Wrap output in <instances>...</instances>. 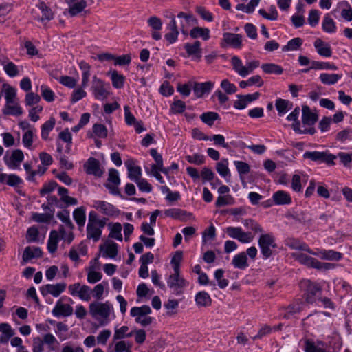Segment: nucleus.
<instances>
[{
	"instance_id": "obj_6",
	"label": "nucleus",
	"mask_w": 352,
	"mask_h": 352,
	"mask_svg": "<svg viewBox=\"0 0 352 352\" xmlns=\"http://www.w3.org/2000/svg\"><path fill=\"white\" fill-rule=\"evenodd\" d=\"M304 159H308L317 163H326L328 165H334L336 159L335 155L327 151H306L303 154Z\"/></svg>"
},
{
	"instance_id": "obj_32",
	"label": "nucleus",
	"mask_w": 352,
	"mask_h": 352,
	"mask_svg": "<svg viewBox=\"0 0 352 352\" xmlns=\"http://www.w3.org/2000/svg\"><path fill=\"white\" fill-rule=\"evenodd\" d=\"M108 75L110 76L112 85L116 89H121L124 87L125 77L120 74L116 70L109 71Z\"/></svg>"
},
{
	"instance_id": "obj_36",
	"label": "nucleus",
	"mask_w": 352,
	"mask_h": 352,
	"mask_svg": "<svg viewBox=\"0 0 352 352\" xmlns=\"http://www.w3.org/2000/svg\"><path fill=\"white\" fill-rule=\"evenodd\" d=\"M342 78V74L322 73L320 75V81L327 85L336 84Z\"/></svg>"
},
{
	"instance_id": "obj_59",
	"label": "nucleus",
	"mask_w": 352,
	"mask_h": 352,
	"mask_svg": "<svg viewBox=\"0 0 352 352\" xmlns=\"http://www.w3.org/2000/svg\"><path fill=\"white\" fill-rule=\"evenodd\" d=\"M243 223L244 226H245L248 229L253 230L256 233L263 232V230L262 227L253 219H245L243 221Z\"/></svg>"
},
{
	"instance_id": "obj_42",
	"label": "nucleus",
	"mask_w": 352,
	"mask_h": 352,
	"mask_svg": "<svg viewBox=\"0 0 352 352\" xmlns=\"http://www.w3.org/2000/svg\"><path fill=\"white\" fill-rule=\"evenodd\" d=\"M37 7L42 12V17L38 19L39 21H50L54 18L52 10L43 1L39 2Z\"/></svg>"
},
{
	"instance_id": "obj_4",
	"label": "nucleus",
	"mask_w": 352,
	"mask_h": 352,
	"mask_svg": "<svg viewBox=\"0 0 352 352\" xmlns=\"http://www.w3.org/2000/svg\"><path fill=\"white\" fill-rule=\"evenodd\" d=\"M258 246L264 259H267L272 254V249L277 247L275 238L272 234H263L258 239Z\"/></svg>"
},
{
	"instance_id": "obj_39",
	"label": "nucleus",
	"mask_w": 352,
	"mask_h": 352,
	"mask_svg": "<svg viewBox=\"0 0 352 352\" xmlns=\"http://www.w3.org/2000/svg\"><path fill=\"white\" fill-rule=\"evenodd\" d=\"M56 124L54 118H50L41 126V138L44 140L48 139L49 133L54 129Z\"/></svg>"
},
{
	"instance_id": "obj_18",
	"label": "nucleus",
	"mask_w": 352,
	"mask_h": 352,
	"mask_svg": "<svg viewBox=\"0 0 352 352\" xmlns=\"http://www.w3.org/2000/svg\"><path fill=\"white\" fill-rule=\"evenodd\" d=\"M317 113L311 111L310 108L304 105L302 107V122L304 125L313 126L318 120Z\"/></svg>"
},
{
	"instance_id": "obj_9",
	"label": "nucleus",
	"mask_w": 352,
	"mask_h": 352,
	"mask_svg": "<svg viewBox=\"0 0 352 352\" xmlns=\"http://www.w3.org/2000/svg\"><path fill=\"white\" fill-rule=\"evenodd\" d=\"M303 342L305 352H329L326 342L319 340L305 338Z\"/></svg>"
},
{
	"instance_id": "obj_33",
	"label": "nucleus",
	"mask_w": 352,
	"mask_h": 352,
	"mask_svg": "<svg viewBox=\"0 0 352 352\" xmlns=\"http://www.w3.org/2000/svg\"><path fill=\"white\" fill-rule=\"evenodd\" d=\"M102 234V230L96 224H87V237L89 239H93L94 241H98Z\"/></svg>"
},
{
	"instance_id": "obj_61",
	"label": "nucleus",
	"mask_w": 352,
	"mask_h": 352,
	"mask_svg": "<svg viewBox=\"0 0 352 352\" xmlns=\"http://www.w3.org/2000/svg\"><path fill=\"white\" fill-rule=\"evenodd\" d=\"M35 129H30L25 132L23 135L22 142L25 147L30 148L33 142L34 133Z\"/></svg>"
},
{
	"instance_id": "obj_16",
	"label": "nucleus",
	"mask_w": 352,
	"mask_h": 352,
	"mask_svg": "<svg viewBox=\"0 0 352 352\" xmlns=\"http://www.w3.org/2000/svg\"><path fill=\"white\" fill-rule=\"evenodd\" d=\"M184 47L188 55L192 56L193 60H200L201 58L200 41H196L193 43H186L184 44Z\"/></svg>"
},
{
	"instance_id": "obj_29",
	"label": "nucleus",
	"mask_w": 352,
	"mask_h": 352,
	"mask_svg": "<svg viewBox=\"0 0 352 352\" xmlns=\"http://www.w3.org/2000/svg\"><path fill=\"white\" fill-rule=\"evenodd\" d=\"M232 264L235 268L241 270L246 269L249 266L246 254L243 252L236 254L232 260Z\"/></svg>"
},
{
	"instance_id": "obj_51",
	"label": "nucleus",
	"mask_w": 352,
	"mask_h": 352,
	"mask_svg": "<svg viewBox=\"0 0 352 352\" xmlns=\"http://www.w3.org/2000/svg\"><path fill=\"white\" fill-rule=\"evenodd\" d=\"M270 12L267 13L264 9H260L258 10L259 14H261L263 18L271 20L276 21L278 19V14L275 6L272 5L269 9Z\"/></svg>"
},
{
	"instance_id": "obj_30",
	"label": "nucleus",
	"mask_w": 352,
	"mask_h": 352,
	"mask_svg": "<svg viewBox=\"0 0 352 352\" xmlns=\"http://www.w3.org/2000/svg\"><path fill=\"white\" fill-rule=\"evenodd\" d=\"M3 114L19 116L23 114V111L17 101L15 103L6 104L2 109Z\"/></svg>"
},
{
	"instance_id": "obj_50",
	"label": "nucleus",
	"mask_w": 352,
	"mask_h": 352,
	"mask_svg": "<svg viewBox=\"0 0 352 352\" xmlns=\"http://www.w3.org/2000/svg\"><path fill=\"white\" fill-rule=\"evenodd\" d=\"M165 216L175 219H183L185 218L186 212L179 208H170L165 210L164 212Z\"/></svg>"
},
{
	"instance_id": "obj_8",
	"label": "nucleus",
	"mask_w": 352,
	"mask_h": 352,
	"mask_svg": "<svg viewBox=\"0 0 352 352\" xmlns=\"http://www.w3.org/2000/svg\"><path fill=\"white\" fill-rule=\"evenodd\" d=\"M226 232L228 236L236 239L242 243H249L253 241L254 237L251 232H244L241 227H227Z\"/></svg>"
},
{
	"instance_id": "obj_1",
	"label": "nucleus",
	"mask_w": 352,
	"mask_h": 352,
	"mask_svg": "<svg viewBox=\"0 0 352 352\" xmlns=\"http://www.w3.org/2000/svg\"><path fill=\"white\" fill-rule=\"evenodd\" d=\"M89 311L92 318L98 320L100 326H105L110 322L109 316L113 313V307L108 301L93 302L89 304Z\"/></svg>"
},
{
	"instance_id": "obj_15",
	"label": "nucleus",
	"mask_w": 352,
	"mask_h": 352,
	"mask_svg": "<svg viewBox=\"0 0 352 352\" xmlns=\"http://www.w3.org/2000/svg\"><path fill=\"white\" fill-rule=\"evenodd\" d=\"M86 173L89 175H94L96 177H100L103 174V170L100 167V162L94 157H90L84 165Z\"/></svg>"
},
{
	"instance_id": "obj_63",
	"label": "nucleus",
	"mask_w": 352,
	"mask_h": 352,
	"mask_svg": "<svg viewBox=\"0 0 352 352\" xmlns=\"http://www.w3.org/2000/svg\"><path fill=\"white\" fill-rule=\"evenodd\" d=\"M91 289L85 285H81L79 290L78 297L84 301H89L91 299Z\"/></svg>"
},
{
	"instance_id": "obj_64",
	"label": "nucleus",
	"mask_w": 352,
	"mask_h": 352,
	"mask_svg": "<svg viewBox=\"0 0 352 352\" xmlns=\"http://www.w3.org/2000/svg\"><path fill=\"white\" fill-rule=\"evenodd\" d=\"M234 164L240 175H245L250 173V166L248 163L242 161H234Z\"/></svg>"
},
{
	"instance_id": "obj_45",
	"label": "nucleus",
	"mask_w": 352,
	"mask_h": 352,
	"mask_svg": "<svg viewBox=\"0 0 352 352\" xmlns=\"http://www.w3.org/2000/svg\"><path fill=\"white\" fill-rule=\"evenodd\" d=\"M126 164L128 170V177L135 182L140 179L142 175L141 168L137 166L129 165L127 163H126Z\"/></svg>"
},
{
	"instance_id": "obj_17",
	"label": "nucleus",
	"mask_w": 352,
	"mask_h": 352,
	"mask_svg": "<svg viewBox=\"0 0 352 352\" xmlns=\"http://www.w3.org/2000/svg\"><path fill=\"white\" fill-rule=\"evenodd\" d=\"M73 311V307L71 305L63 304L59 300L52 309V314L56 317H67L72 315Z\"/></svg>"
},
{
	"instance_id": "obj_3",
	"label": "nucleus",
	"mask_w": 352,
	"mask_h": 352,
	"mask_svg": "<svg viewBox=\"0 0 352 352\" xmlns=\"http://www.w3.org/2000/svg\"><path fill=\"white\" fill-rule=\"evenodd\" d=\"M151 313V309L148 305H142V307H133L131 309L130 314L135 317V322L143 327L149 325L153 322V318L147 316Z\"/></svg>"
},
{
	"instance_id": "obj_28",
	"label": "nucleus",
	"mask_w": 352,
	"mask_h": 352,
	"mask_svg": "<svg viewBox=\"0 0 352 352\" xmlns=\"http://www.w3.org/2000/svg\"><path fill=\"white\" fill-rule=\"evenodd\" d=\"M2 91H4L6 104L15 103L17 101L16 89L8 83H3Z\"/></svg>"
},
{
	"instance_id": "obj_55",
	"label": "nucleus",
	"mask_w": 352,
	"mask_h": 352,
	"mask_svg": "<svg viewBox=\"0 0 352 352\" xmlns=\"http://www.w3.org/2000/svg\"><path fill=\"white\" fill-rule=\"evenodd\" d=\"M183 258V252L177 251L172 257L170 263L175 272H180V263Z\"/></svg>"
},
{
	"instance_id": "obj_46",
	"label": "nucleus",
	"mask_w": 352,
	"mask_h": 352,
	"mask_svg": "<svg viewBox=\"0 0 352 352\" xmlns=\"http://www.w3.org/2000/svg\"><path fill=\"white\" fill-rule=\"evenodd\" d=\"M261 69L266 74L280 75L283 74V69L275 63H265L261 65Z\"/></svg>"
},
{
	"instance_id": "obj_37",
	"label": "nucleus",
	"mask_w": 352,
	"mask_h": 352,
	"mask_svg": "<svg viewBox=\"0 0 352 352\" xmlns=\"http://www.w3.org/2000/svg\"><path fill=\"white\" fill-rule=\"evenodd\" d=\"M79 67L82 71V87H86L89 81L90 65L84 60L79 63Z\"/></svg>"
},
{
	"instance_id": "obj_31",
	"label": "nucleus",
	"mask_w": 352,
	"mask_h": 352,
	"mask_svg": "<svg viewBox=\"0 0 352 352\" xmlns=\"http://www.w3.org/2000/svg\"><path fill=\"white\" fill-rule=\"evenodd\" d=\"M231 63L233 69L241 76L245 77L248 75L246 66L243 65L241 60L236 56H234L231 58Z\"/></svg>"
},
{
	"instance_id": "obj_7",
	"label": "nucleus",
	"mask_w": 352,
	"mask_h": 352,
	"mask_svg": "<svg viewBox=\"0 0 352 352\" xmlns=\"http://www.w3.org/2000/svg\"><path fill=\"white\" fill-rule=\"evenodd\" d=\"M110 88L109 84L94 76L92 79L91 91L96 99L102 100L108 97Z\"/></svg>"
},
{
	"instance_id": "obj_60",
	"label": "nucleus",
	"mask_w": 352,
	"mask_h": 352,
	"mask_svg": "<svg viewBox=\"0 0 352 352\" xmlns=\"http://www.w3.org/2000/svg\"><path fill=\"white\" fill-rule=\"evenodd\" d=\"M40 100V96L34 92L27 93L25 97V103L26 106H33L38 104Z\"/></svg>"
},
{
	"instance_id": "obj_49",
	"label": "nucleus",
	"mask_w": 352,
	"mask_h": 352,
	"mask_svg": "<svg viewBox=\"0 0 352 352\" xmlns=\"http://www.w3.org/2000/svg\"><path fill=\"white\" fill-rule=\"evenodd\" d=\"M109 227L110 228L109 237L122 241V225L120 223H109Z\"/></svg>"
},
{
	"instance_id": "obj_47",
	"label": "nucleus",
	"mask_w": 352,
	"mask_h": 352,
	"mask_svg": "<svg viewBox=\"0 0 352 352\" xmlns=\"http://www.w3.org/2000/svg\"><path fill=\"white\" fill-rule=\"evenodd\" d=\"M73 217L79 227H83L86 221L85 210L83 207L74 210Z\"/></svg>"
},
{
	"instance_id": "obj_22",
	"label": "nucleus",
	"mask_w": 352,
	"mask_h": 352,
	"mask_svg": "<svg viewBox=\"0 0 352 352\" xmlns=\"http://www.w3.org/2000/svg\"><path fill=\"white\" fill-rule=\"evenodd\" d=\"M285 245L290 248L292 250H298L307 252L311 254V252H312V250L309 248V245L300 241L298 239L294 238H288L285 241Z\"/></svg>"
},
{
	"instance_id": "obj_53",
	"label": "nucleus",
	"mask_w": 352,
	"mask_h": 352,
	"mask_svg": "<svg viewBox=\"0 0 352 352\" xmlns=\"http://www.w3.org/2000/svg\"><path fill=\"white\" fill-rule=\"evenodd\" d=\"M302 44V40L300 38H294L291 39L286 45L283 47V51L297 50Z\"/></svg>"
},
{
	"instance_id": "obj_56",
	"label": "nucleus",
	"mask_w": 352,
	"mask_h": 352,
	"mask_svg": "<svg viewBox=\"0 0 352 352\" xmlns=\"http://www.w3.org/2000/svg\"><path fill=\"white\" fill-rule=\"evenodd\" d=\"M41 94L43 99L47 102H51L54 100L55 95L54 91L46 85L41 86Z\"/></svg>"
},
{
	"instance_id": "obj_19",
	"label": "nucleus",
	"mask_w": 352,
	"mask_h": 352,
	"mask_svg": "<svg viewBox=\"0 0 352 352\" xmlns=\"http://www.w3.org/2000/svg\"><path fill=\"white\" fill-rule=\"evenodd\" d=\"M214 83L211 81L204 82H195L193 91L197 98H201L205 94H209L212 89Z\"/></svg>"
},
{
	"instance_id": "obj_43",
	"label": "nucleus",
	"mask_w": 352,
	"mask_h": 352,
	"mask_svg": "<svg viewBox=\"0 0 352 352\" xmlns=\"http://www.w3.org/2000/svg\"><path fill=\"white\" fill-rule=\"evenodd\" d=\"M195 301L198 306L207 307L211 304V298L207 292L201 291L196 294Z\"/></svg>"
},
{
	"instance_id": "obj_2",
	"label": "nucleus",
	"mask_w": 352,
	"mask_h": 352,
	"mask_svg": "<svg viewBox=\"0 0 352 352\" xmlns=\"http://www.w3.org/2000/svg\"><path fill=\"white\" fill-rule=\"evenodd\" d=\"M301 290L305 292V300L307 303L313 304L316 302L318 293H321L320 286L309 280H303L300 283Z\"/></svg>"
},
{
	"instance_id": "obj_25",
	"label": "nucleus",
	"mask_w": 352,
	"mask_h": 352,
	"mask_svg": "<svg viewBox=\"0 0 352 352\" xmlns=\"http://www.w3.org/2000/svg\"><path fill=\"white\" fill-rule=\"evenodd\" d=\"M293 256L302 265L308 267H316L318 260L314 257L309 256L304 253H294Z\"/></svg>"
},
{
	"instance_id": "obj_5",
	"label": "nucleus",
	"mask_w": 352,
	"mask_h": 352,
	"mask_svg": "<svg viewBox=\"0 0 352 352\" xmlns=\"http://www.w3.org/2000/svg\"><path fill=\"white\" fill-rule=\"evenodd\" d=\"M167 285L174 294L181 295L188 285V282L180 276V272H174L167 278Z\"/></svg>"
},
{
	"instance_id": "obj_52",
	"label": "nucleus",
	"mask_w": 352,
	"mask_h": 352,
	"mask_svg": "<svg viewBox=\"0 0 352 352\" xmlns=\"http://www.w3.org/2000/svg\"><path fill=\"white\" fill-rule=\"evenodd\" d=\"M311 69H329V70H337L338 67L333 64L328 62H318L313 61L311 63Z\"/></svg>"
},
{
	"instance_id": "obj_62",
	"label": "nucleus",
	"mask_w": 352,
	"mask_h": 352,
	"mask_svg": "<svg viewBox=\"0 0 352 352\" xmlns=\"http://www.w3.org/2000/svg\"><path fill=\"white\" fill-rule=\"evenodd\" d=\"M186 109V104L184 102L177 100L173 102L172 104L170 111L174 113H183Z\"/></svg>"
},
{
	"instance_id": "obj_44",
	"label": "nucleus",
	"mask_w": 352,
	"mask_h": 352,
	"mask_svg": "<svg viewBox=\"0 0 352 352\" xmlns=\"http://www.w3.org/2000/svg\"><path fill=\"white\" fill-rule=\"evenodd\" d=\"M303 303L301 301H296L289 305L286 309L284 317L289 318L292 316L300 313L302 310Z\"/></svg>"
},
{
	"instance_id": "obj_20",
	"label": "nucleus",
	"mask_w": 352,
	"mask_h": 352,
	"mask_svg": "<svg viewBox=\"0 0 352 352\" xmlns=\"http://www.w3.org/2000/svg\"><path fill=\"white\" fill-rule=\"evenodd\" d=\"M177 18L180 19V30L184 34H187L188 26L196 22V19L191 13L180 12L177 14Z\"/></svg>"
},
{
	"instance_id": "obj_26",
	"label": "nucleus",
	"mask_w": 352,
	"mask_h": 352,
	"mask_svg": "<svg viewBox=\"0 0 352 352\" xmlns=\"http://www.w3.org/2000/svg\"><path fill=\"white\" fill-rule=\"evenodd\" d=\"M42 256V250L38 247L28 246L25 248L23 253V261L27 263L30 260L34 258H40Z\"/></svg>"
},
{
	"instance_id": "obj_27",
	"label": "nucleus",
	"mask_w": 352,
	"mask_h": 352,
	"mask_svg": "<svg viewBox=\"0 0 352 352\" xmlns=\"http://www.w3.org/2000/svg\"><path fill=\"white\" fill-rule=\"evenodd\" d=\"M314 47L317 52L322 56L330 57L332 50L329 43H324L320 38H317L314 42Z\"/></svg>"
},
{
	"instance_id": "obj_24",
	"label": "nucleus",
	"mask_w": 352,
	"mask_h": 352,
	"mask_svg": "<svg viewBox=\"0 0 352 352\" xmlns=\"http://www.w3.org/2000/svg\"><path fill=\"white\" fill-rule=\"evenodd\" d=\"M272 199L275 205H289L292 203L290 195L283 190H278L274 192Z\"/></svg>"
},
{
	"instance_id": "obj_10",
	"label": "nucleus",
	"mask_w": 352,
	"mask_h": 352,
	"mask_svg": "<svg viewBox=\"0 0 352 352\" xmlns=\"http://www.w3.org/2000/svg\"><path fill=\"white\" fill-rule=\"evenodd\" d=\"M24 155L21 150L15 149L10 155H6L3 160L6 166L10 169H18L21 163L23 161Z\"/></svg>"
},
{
	"instance_id": "obj_48",
	"label": "nucleus",
	"mask_w": 352,
	"mask_h": 352,
	"mask_svg": "<svg viewBox=\"0 0 352 352\" xmlns=\"http://www.w3.org/2000/svg\"><path fill=\"white\" fill-rule=\"evenodd\" d=\"M200 119L204 123L211 126L214 124V121L219 119V116L216 112L209 111L202 113L200 116Z\"/></svg>"
},
{
	"instance_id": "obj_23",
	"label": "nucleus",
	"mask_w": 352,
	"mask_h": 352,
	"mask_svg": "<svg viewBox=\"0 0 352 352\" xmlns=\"http://www.w3.org/2000/svg\"><path fill=\"white\" fill-rule=\"evenodd\" d=\"M0 64L3 65V70L8 76L13 78L19 74L18 67L13 62L9 61L8 58H0Z\"/></svg>"
},
{
	"instance_id": "obj_41",
	"label": "nucleus",
	"mask_w": 352,
	"mask_h": 352,
	"mask_svg": "<svg viewBox=\"0 0 352 352\" xmlns=\"http://www.w3.org/2000/svg\"><path fill=\"white\" fill-rule=\"evenodd\" d=\"M87 2L85 0L76 1L69 8L68 12L71 16H74L80 13L87 7Z\"/></svg>"
},
{
	"instance_id": "obj_12",
	"label": "nucleus",
	"mask_w": 352,
	"mask_h": 352,
	"mask_svg": "<svg viewBox=\"0 0 352 352\" xmlns=\"http://www.w3.org/2000/svg\"><path fill=\"white\" fill-rule=\"evenodd\" d=\"M66 284L65 283H57L55 285L47 284L41 287V293L43 296L51 294L54 297H58L65 291Z\"/></svg>"
},
{
	"instance_id": "obj_35",
	"label": "nucleus",
	"mask_w": 352,
	"mask_h": 352,
	"mask_svg": "<svg viewBox=\"0 0 352 352\" xmlns=\"http://www.w3.org/2000/svg\"><path fill=\"white\" fill-rule=\"evenodd\" d=\"M59 239L58 232L56 230H52L47 241V250L50 253L52 254L56 251Z\"/></svg>"
},
{
	"instance_id": "obj_21",
	"label": "nucleus",
	"mask_w": 352,
	"mask_h": 352,
	"mask_svg": "<svg viewBox=\"0 0 352 352\" xmlns=\"http://www.w3.org/2000/svg\"><path fill=\"white\" fill-rule=\"evenodd\" d=\"M223 41L234 48H241L242 36L238 34L226 32L223 35Z\"/></svg>"
},
{
	"instance_id": "obj_13",
	"label": "nucleus",
	"mask_w": 352,
	"mask_h": 352,
	"mask_svg": "<svg viewBox=\"0 0 352 352\" xmlns=\"http://www.w3.org/2000/svg\"><path fill=\"white\" fill-rule=\"evenodd\" d=\"M311 254L320 256L322 259L338 261L342 258V254L333 250L317 249L316 252L312 251Z\"/></svg>"
},
{
	"instance_id": "obj_34",
	"label": "nucleus",
	"mask_w": 352,
	"mask_h": 352,
	"mask_svg": "<svg viewBox=\"0 0 352 352\" xmlns=\"http://www.w3.org/2000/svg\"><path fill=\"white\" fill-rule=\"evenodd\" d=\"M275 106L278 112V115L283 116L292 108L293 104L289 100L278 98L276 100Z\"/></svg>"
},
{
	"instance_id": "obj_14",
	"label": "nucleus",
	"mask_w": 352,
	"mask_h": 352,
	"mask_svg": "<svg viewBox=\"0 0 352 352\" xmlns=\"http://www.w3.org/2000/svg\"><path fill=\"white\" fill-rule=\"evenodd\" d=\"M170 21L166 27L168 32L165 34L164 37L170 44H172L177 40L179 32L177 27L175 15H170Z\"/></svg>"
},
{
	"instance_id": "obj_54",
	"label": "nucleus",
	"mask_w": 352,
	"mask_h": 352,
	"mask_svg": "<svg viewBox=\"0 0 352 352\" xmlns=\"http://www.w3.org/2000/svg\"><path fill=\"white\" fill-rule=\"evenodd\" d=\"M228 160H223L221 162L217 164V171L223 177L227 178L230 177V170L228 167Z\"/></svg>"
},
{
	"instance_id": "obj_11",
	"label": "nucleus",
	"mask_w": 352,
	"mask_h": 352,
	"mask_svg": "<svg viewBox=\"0 0 352 352\" xmlns=\"http://www.w3.org/2000/svg\"><path fill=\"white\" fill-rule=\"evenodd\" d=\"M93 207L107 216L111 217L118 214L119 212V210L113 205L104 201H94Z\"/></svg>"
},
{
	"instance_id": "obj_38",
	"label": "nucleus",
	"mask_w": 352,
	"mask_h": 352,
	"mask_svg": "<svg viewBox=\"0 0 352 352\" xmlns=\"http://www.w3.org/2000/svg\"><path fill=\"white\" fill-rule=\"evenodd\" d=\"M190 35L193 38L201 37L204 41H207L210 38V30L208 28L195 27L190 30Z\"/></svg>"
},
{
	"instance_id": "obj_58",
	"label": "nucleus",
	"mask_w": 352,
	"mask_h": 352,
	"mask_svg": "<svg viewBox=\"0 0 352 352\" xmlns=\"http://www.w3.org/2000/svg\"><path fill=\"white\" fill-rule=\"evenodd\" d=\"M234 203V198L230 195H219L215 202L217 207H221L227 205H233Z\"/></svg>"
},
{
	"instance_id": "obj_57",
	"label": "nucleus",
	"mask_w": 352,
	"mask_h": 352,
	"mask_svg": "<svg viewBox=\"0 0 352 352\" xmlns=\"http://www.w3.org/2000/svg\"><path fill=\"white\" fill-rule=\"evenodd\" d=\"M93 133L96 136L100 138H106L107 137L108 131L107 127L101 124H95L92 127Z\"/></svg>"
},
{
	"instance_id": "obj_40",
	"label": "nucleus",
	"mask_w": 352,
	"mask_h": 352,
	"mask_svg": "<svg viewBox=\"0 0 352 352\" xmlns=\"http://www.w3.org/2000/svg\"><path fill=\"white\" fill-rule=\"evenodd\" d=\"M322 30L327 33H334L336 31V25L333 19L329 14H326L322 23Z\"/></svg>"
}]
</instances>
